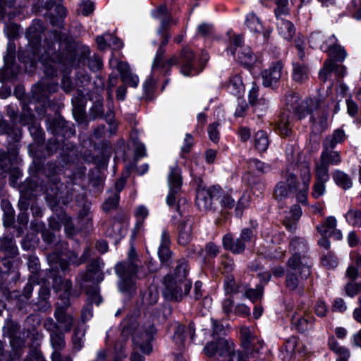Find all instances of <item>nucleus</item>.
<instances>
[{
	"label": "nucleus",
	"instance_id": "1",
	"mask_svg": "<svg viewBox=\"0 0 361 361\" xmlns=\"http://www.w3.org/2000/svg\"><path fill=\"white\" fill-rule=\"evenodd\" d=\"M188 267L185 259L177 261L173 275L164 279V297L169 300H180L187 295L192 287V282L188 279Z\"/></svg>",
	"mask_w": 361,
	"mask_h": 361
},
{
	"label": "nucleus",
	"instance_id": "2",
	"mask_svg": "<svg viewBox=\"0 0 361 361\" xmlns=\"http://www.w3.org/2000/svg\"><path fill=\"white\" fill-rule=\"evenodd\" d=\"M154 325L151 323L140 326L135 322H131L123 327L121 336L127 338L129 335H132L134 345V351L131 355V361H143L145 357L137 352L140 350L144 354H149L152 350L150 343L153 336L155 334Z\"/></svg>",
	"mask_w": 361,
	"mask_h": 361
},
{
	"label": "nucleus",
	"instance_id": "3",
	"mask_svg": "<svg viewBox=\"0 0 361 361\" xmlns=\"http://www.w3.org/2000/svg\"><path fill=\"white\" fill-rule=\"evenodd\" d=\"M136 252L131 247L128 252V258L126 262L116 264L115 271L119 280L118 289L124 293H130L135 290V281L139 267L136 263Z\"/></svg>",
	"mask_w": 361,
	"mask_h": 361
},
{
	"label": "nucleus",
	"instance_id": "4",
	"mask_svg": "<svg viewBox=\"0 0 361 361\" xmlns=\"http://www.w3.org/2000/svg\"><path fill=\"white\" fill-rule=\"evenodd\" d=\"M204 354L209 357L215 355L221 357V361H234L242 353L235 350V344L231 339L219 338L216 341L207 342L204 348Z\"/></svg>",
	"mask_w": 361,
	"mask_h": 361
},
{
	"label": "nucleus",
	"instance_id": "5",
	"mask_svg": "<svg viewBox=\"0 0 361 361\" xmlns=\"http://www.w3.org/2000/svg\"><path fill=\"white\" fill-rule=\"evenodd\" d=\"M252 231L248 228L243 229L240 237L233 241L231 234H226L223 238V245L232 252L239 254L244 251L245 243L251 240Z\"/></svg>",
	"mask_w": 361,
	"mask_h": 361
},
{
	"label": "nucleus",
	"instance_id": "6",
	"mask_svg": "<svg viewBox=\"0 0 361 361\" xmlns=\"http://www.w3.org/2000/svg\"><path fill=\"white\" fill-rule=\"evenodd\" d=\"M288 271L300 275V280L307 279L311 274L308 259L298 253H293L287 262Z\"/></svg>",
	"mask_w": 361,
	"mask_h": 361
},
{
	"label": "nucleus",
	"instance_id": "7",
	"mask_svg": "<svg viewBox=\"0 0 361 361\" xmlns=\"http://www.w3.org/2000/svg\"><path fill=\"white\" fill-rule=\"evenodd\" d=\"M284 178L286 180L279 182L274 190V196L279 202L287 198L297 188L296 176L293 173L288 171Z\"/></svg>",
	"mask_w": 361,
	"mask_h": 361
},
{
	"label": "nucleus",
	"instance_id": "8",
	"mask_svg": "<svg viewBox=\"0 0 361 361\" xmlns=\"http://www.w3.org/2000/svg\"><path fill=\"white\" fill-rule=\"evenodd\" d=\"M168 179L169 193L166 197V203L169 206L172 207L176 205V195L180 190L182 185V178L180 169L176 166L172 168L169 174Z\"/></svg>",
	"mask_w": 361,
	"mask_h": 361
},
{
	"label": "nucleus",
	"instance_id": "9",
	"mask_svg": "<svg viewBox=\"0 0 361 361\" xmlns=\"http://www.w3.org/2000/svg\"><path fill=\"white\" fill-rule=\"evenodd\" d=\"M284 65L281 61L272 62L270 66L262 72V84L269 87L276 84L281 78Z\"/></svg>",
	"mask_w": 361,
	"mask_h": 361
},
{
	"label": "nucleus",
	"instance_id": "10",
	"mask_svg": "<svg viewBox=\"0 0 361 361\" xmlns=\"http://www.w3.org/2000/svg\"><path fill=\"white\" fill-rule=\"evenodd\" d=\"M242 340V345L243 346V353H259L263 347V341L258 340L252 331L245 326H243L240 330Z\"/></svg>",
	"mask_w": 361,
	"mask_h": 361
},
{
	"label": "nucleus",
	"instance_id": "11",
	"mask_svg": "<svg viewBox=\"0 0 361 361\" xmlns=\"http://www.w3.org/2000/svg\"><path fill=\"white\" fill-rule=\"evenodd\" d=\"M99 258L92 261L87 267V270L79 274L78 277L82 282L92 281L99 283L103 280L104 274L102 271L103 266Z\"/></svg>",
	"mask_w": 361,
	"mask_h": 361
},
{
	"label": "nucleus",
	"instance_id": "12",
	"mask_svg": "<svg viewBox=\"0 0 361 361\" xmlns=\"http://www.w3.org/2000/svg\"><path fill=\"white\" fill-rule=\"evenodd\" d=\"M64 305H58L56 307L54 317L59 325V329H62L64 332H68L71 330L74 319L73 316L66 312V308Z\"/></svg>",
	"mask_w": 361,
	"mask_h": 361
},
{
	"label": "nucleus",
	"instance_id": "13",
	"mask_svg": "<svg viewBox=\"0 0 361 361\" xmlns=\"http://www.w3.org/2000/svg\"><path fill=\"white\" fill-rule=\"evenodd\" d=\"M286 104L287 108L290 111L292 110L296 114L298 119H302L308 114L305 104L300 101L297 93L291 92L288 94L286 99Z\"/></svg>",
	"mask_w": 361,
	"mask_h": 361
},
{
	"label": "nucleus",
	"instance_id": "14",
	"mask_svg": "<svg viewBox=\"0 0 361 361\" xmlns=\"http://www.w3.org/2000/svg\"><path fill=\"white\" fill-rule=\"evenodd\" d=\"M117 69L121 74L122 82L132 87H136L139 82L138 77L133 74L130 70L128 64L121 61L118 63Z\"/></svg>",
	"mask_w": 361,
	"mask_h": 361
},
{
	"label": "nucleus",
	"instance_id": "15",
	"mask_svg": "<svg viewBox=\"0 0 361 361\" xmlns=\"http://www.w3.org/2000/svg\"><path fill=\"white\" fill-rule=\"evenodd\" d=\"M54 287L57 290L63 291V295H60V298L63 305L66 307L70 305L69 297L71 294L72 282L70 280H63L61 278H56L54 281Z\"/></svg>",
	"mask_w": 361,
	"mask_h": 361
},
{
	"label": "nucleus",
	"instance_id": "16",
	"mask_svg": "<svg viewBox=\"0 0 361 361\" xmlns=\"http://www.w3.org/2000/svg\"><path fill=\"white\" fill-rule=\"evenodd\" d=\"M292 66V79L293 81L302 84L309 79L310 68L307 64L300 62H293Z\"/></svg>",
	"mask_w": 361,
	"mask_h": 361
},
{
	"label": "nucleus",
	"instance_id": "17",
	"mask_svg": "<svg viewBox=\"0 0 361 361\" xmlns=\"http://www.w3.org/2000/svg\"><path fill=\"white\" fill-rule=\"evenodd\" d=\"M212 189H199L196 195V205L200 210H208L212 208Z\"/></svg>",
	"mask_w": 361,
	"mask_h": 361
},
{
	"label": "nucleus",
	"instance_id": "18",
	"mask_svg": "<svg viewBox=\"0 0 361 361\" xmlns=\"http://www.w3.org/2000/svg\"><path fill=\"white\" fill-rule=\"evenodd\" d=\"M314 318L310 314L299 315L294 314L292 318V325L299 332H305L312 328Z\"/></svg>",
	"mask_w": 361,
	"mask_h": 361
},
{
	"label": "nucleus",
	"instance_id": "19",
	"mask_svg": "<svg viewBox=\"0 0 361 361\" xmlns=\"http://www.w3.org/2000/svg\"><path fill=\"white\" fill-rule=\"evenodd\" d=\"M192 221L190 219H187L180 222L178 226V241L180 245H187L192 240Z\"/></svg>",
	"mask_w": 361,
	"mask_h": 361
},
{
	"label": "nucleus",
	"instance_id": "20",
	"mask_svg": "<svg viewBox=\"0 0 361 361\" xmlns=\"http://www.w3.org/2000/svg\"><path fill=\"white\" fill-rule=\"evenodd\" d=\"M195 56L193 52L188 48L183 49L180 54L181 73L188 76L190 75L193 68Z\"/></svg>",
	"mask_w": 361,
	"mask_h": 361
},
{
	"label": "nucleus",
	"instance_id": "21",
	"mask_svg": "<svg viewBox=\"0 0 361 361\" xmlns=\"http://www.w3.org/2000/svg\"><path fill=\"white\" fill-rule=\"evenodd\" d=\"M334 148L323 147L320 161L326 165H338L341 162L340 152L334 150Z\"/></svg>",
	"mask_w": 361,
	"mask_h": 361
},
{
	"label": "nucleus",
	"instance_id": "22",
	"mask_svg": "<svg viewBox=\"0 0 361 361\" xmlns=\"http://www.w3.org/2000/svg\"><path fill=\"white\" fill-rule=\"evenodd\" d=\"M283 16L277 18V27L279 33L286 39H290L295 34L293 24L285 19Z\"/></svg>",
	"mask_w": 361,
	"mask_h": 361
},
{
	"label": "nucleus",
	"instance_id": "23",
	"mask_svg": "<svg viewBox=\"0 0 361 361\" xmlns=\"http://www.w3.org/2000/svg\"><path fill=\"white\" fill-rule=\"evenodd\" d=\"M186 334H190L191 339L195 336V327L192 324H190L188 327L178 325L174 334V340L178 345H183L185 342Z\"/></svg>",
	"mask_w": 361,
	"mask_h": 361
},
{
	"label": "nucleus",
	"instance_id": "24",
	"mask_svg": "<svg viewBox=\"0 0 361 361\" xmlns=\"http://www.w3.org/2000/svg\"><path fill=\"white\" fill-rule=\"evenodd\" d=\"M345 135L343 130L337 129L334 130L333 134L328 135L323 141V147H329L335 148L336 145L344 141Z\"/></svg>",
	"mask_w": 361,
	"mask_h": 361
},
{
	"label": "nucleus",
	"instance_id": "25",
	"mask_svg": "<svg viewBox=\"0 0 361 361\" xmlns=\"http://www.w3.org/2000/svg\"><path fill=\"white\" fill-rule=\"evenodd\" d=\"M154 18L157 19L160 23L161 30H164L171 21V16L164 5H161L152 12Z\"/></svg>",
	"mask_w": 361,
	"mask_h": 361
},
{
	"label": "nucleus",
	"instance_id": "26",
	"mask_svg": "<svg viewBox=\"0 0 361 361\" xmlns=\"http://www.w3.org/2000/svg\"><path fill=\"white\" fill-rule=\"evenodd\" d=\"M0 249L8 257H13L18 253V249L12 238H3L0 240Z\"/></svg>",
	"mask_w": 361,
	"mask_h": 361
},
{
	"label": "nucleus",
	"instance_id": "27",
	"mask_svg": "<svg viewBox=\"0 0 361 361\" xmlns=\"http://www.w3.org/2000/svg\"><path fill=\"white\" fill-rule=\"evenodd\" d=\"M227 89L234 95H240L244 92V85L240 75L236 74L231 78Z\"/></svg>",
	"mask_w": 361,
	"mask_h": 361
},
{
	"label": "nucleus",
	"instance_id": "28",
	"mask_svg": "<svg viewBox=\"0 0 361 361\" xmlns=\"http://www.w3.org/2000/svg\"><path fill=\"white\" fill-rule=\"evenodd\" d=\"M329 345L330 348L337 355L338 358L336 361H348L350 355L348 349L340 346L334 338L329 340Z\"/></svg>",
	"mask_w": 361,
	"mask_h": 361
},
{
	"label": "nucleus",
	"instance_id": "29",
	"mask_svg": "<svg viewBox=\"0 0 361 361\" xmlns=\"http://www.w3.org/2000/svg\"><path fill=\"white\" fill-rule=\"evenodd\" d=\"M337 221L333 216H329L325 222L317 227L322 236H331V233L336 228Z\"/></svg>",
	"mask_w": 361,
	"mask_h": 361
},
{
	"label": "nucleus",
	"instance_id": "30",
	"mask_svg": "<svg viewBox=\"0 0 361 361\" xmlns=\"http://www.w3.org/2000/svg\"><path fill=\"white\" fill-rule=\"evenodd\" d=\"M291 217L286 216V219L283 221V224L285 227L292 231L295 229L296 221L299 219L302 214L301 208L298 205H294L291 209Z\"/></svg>",
	"mask_w": 361,
	"mask_h": 361
},
{
	"label": "nucleus",
	"instance_id": "31",
	"mask_svg": "<svg viewBox=\"0 0 361 361\" xmlns=\"http://www.w3.org/2000/svg\"><path fill=\"white\" fill-rule=\"evenodd\" d=\"M333 178L335 183L344 190L350 188L353 185V181L350 176L341 170H336L333 173Z\"/></svg>",
	"mask_w": 361,
	"mask_h": 361
},
{
	"label": "nucleus",
	"instance_id": "32",
	"mask_svg": "<svg viewBox=\"0 0 361 361\" xmlns=\"http://www.w3.org/2000/svg\"><path fill=\"white\" fill-rule=\"evenodd\" d=\"M254 143L255 148L259 152L266 151L269 145L267 133L263 130L257 132L254 137Z\"/></svg>",
	"mask_w": 361,
	"mask_h": 361
},
{
	"label": "nucleus",
	"instance_id": "33",
	"mask_svg": "<svg viewBox=\"0 0 361 361\" xmlns=\"http://www.w3.org/2000/svg\"><path fill=\"white\" fill-rule=\"evenodd\" d=\"M296 273L290 272L286 276V287L290 290H298L299 294L303 293V288L300 286V281L296 277Z\"/></svg>",
	"mask_w": 361,
	"mask_h": 361
},
{
	"label": "nucleus",
	"instance_id": "34",
	"mask_svg": "<svg viewBox=\"0 0 361 361\" xmlns=\"http://www.w3.org/2000/svg\"><path fill=\"white\" fill-rule=\"evenodd\" d=\"M335 68V62L329 59H327L319 73V78L323 82L327 81L331 76V73Z\"/></svg>",
	"mask_w": 361,
	"mask_h": 361
},
{
	"label": "nucleus",
	"instance_id": "35",
	"mask_svg": "<svg viewBox=\"0 0 361 361\" xmlns=\"http://www.w3.org/2000/svg\"><path fill=\"white\" fill-rule=\"evenodd\" d=\"M62 0H49L45 3V8L48 10L54 9L56 15L62 18L66 15V10L61 5Z\"/></svg>",
	"mask_w": 361,
	"mask_h": 361
},
{
	"label": "nucleus",
	"instance_id": "36",
	"mask_svg": "<svg viewBox=\"0 0 361 361\" xmlns=\"http://www.w3.org/2000/svg\"><path fill=\"white\" fill-rule=\"evenodd\" d=\"M50 339L54 350H61L65 347L66 343L63 332L58 331L50 334Z\"/></svg>",
	"mask_w": 361,
	"mask_h": 361
},
{
	"label": "nucleus",
	"instance_id": "37",
	"mask_svg": "<svg viewBox=\"0 0 361 361\" xmlns=\"http://www.w3.org/2000/svg\"><path fill=\"white\" fill-rule=\"evenodd\" d=\"M246 24L251 32H260L262 30V25L259 18L254 13H250L247 15Z\"/></svg>",
	"mask_w": 361,
	"mask_h": 361
},
{
	"label": "nucleus",
	"instance_id": "38",
	"mask_svg": "<svg viewBox=\"0 0 361 361\" xmlns=\"http://www.w3.org/2000/svg\"><path fill=\"white\" fill-rule=\"evenodd\" d=\"M328 166L322 161L317 164L315 171L317 181L326 183L329 180Z\"/></svg>",
	"mask_w": 361,
	"mask_h": 361
},
{
	"label": "nucleus",
	"instance_id": "39",
	"mask_svg": "<svg viewBox=\"0 0 361 361\" xmlns=\"http://www.w3.org/2000/svg\"><path fill=\"white\" fill-rule=\"evenodd\" d=\"M328 114L322 111V113H316L312 116V122L315 127H318V130H324L327 126Z\"/></svg>",
	"mask_w": 361,
	"mask_h": 361
},
{
	"label": "nucleus",
	"instance_id": "40",
	"mask_svg": "<svg viewBox=\"0 0 361 361\" xmlns=\"http://www.w3.org/2000/svg\"><path fill=\"white\" fill-rule=\"evenodd\" d=\"M345 293L350 298H354L359 293H361V282L355 281H348L344 287Z\"/></svg>",
	"mask_w": 361,
	"mask_h": 361
},
{
	"label": "nucleus",
	"instance_id": "41",
	"mask_svg": "<svg viewBox=\"0 0 361 361\" xmlns=\"http://www.w3.org/2000/svg\"><path fill=\"white\" fill-rule=\"evenodd\" d=\"M306 249V245L303 239L300 238H293L290 243V250L293 253L300 255Z\"/></svg>",
	"mask_w": 361,
	"mask_h": 361
},
{
	"label": "nucleus",
	"instance_id": "42",
	"mask_svg": "<svg viewBox=\"0 0 361 361\" xmlns=\"http://www.w3.org/2000/svg\"><path fill=\"white\" fill-rule=\"evenodd\" d=\"M238 59L242 64L250 65L253 63L255 57L250 48L247 47L238 53Z\"/></svg>",
	"mask_w": 361,
	"mask_h": 361
},
{
	"label": "nucleus",
	"instance_id": "43",
	"mask_svg": "<svg viewBox=\"0 0 361 361\" xmlns=\"http://www.w3.org/2000/svg\"><path fill=\"white\" fill-rule=\"evenodd\" d=\"M349 224L353 226H361V211L350 209L345 215Z\"/></svg>",
	"mask_w": 361,
	"mask_h": 361
},
{
	"label": "nucleus",
	"instance_id": "44",
	"mask_svg": "<svg viewBox=\"0 0 361 361\" xmlns=\"http://www.w3.org/2000/svg\"><path fill=\"white\" fill-rule=\"evenodd\" d=\"M119 195L118 193H113L104 202L103 209L105 212H109L111 209H116L118 204Z\"/></svg>",
	"mask_w": 361,
	"mask_h": 361
},
{
	"label": "nucleus",
	"instance_id": "45",
	"mask_svg": "<svg viewBox=\"0 0 361 361\" xmlns=\"http://www.w3.org/2000/svg\"><path fill=\"white\" fill-rule=\"evenodd\" d=\"M91 255L90 250L89 247H86L83 252V254L80 258L74 253L71 252L69 256V259L72 264L79 265L85 262Z\"/></svg>",
	"mask_w": 361,
	"mask_h": 361
},
{
	"label": "nucleus",
	"instance_id": "46",
	"mask_svg": "<svg viewBox=\"0 0 361 361\" xmlns=\"http://www.w3.org/2000/svg\"><path fill=\"white\" fill-rule=\"evenodd\" d=\"M66 221V215L64 214H61L60 215L51 216L49 221V224L50 228L53 230H59Z\"/></svg>",
	"mask_w": 361,
	"mask_h": 361
},
{
	"label": "nucleus",
	"instance_id": "47",
	"mask_svg": "<svg viewBox=\"0 0 361 361\" xmlns=\"http://www.w3.org/2000/svg\"><path fill=\"white\" fill-rule=\"evenodd\" d=\"M159 300V293L155 288H149L143 296V301L147 305H154Z\"/></svg>",
	"mask_w": 361,
	"mask_h": 361
},
{
	"label": "nucleus",
	"instance_id": "48",
	"mask_svg": "<svg viewBox=\"0 0 361 361\" xmlns=\"http://www.w3.org/2000/svg\"><path fill=\"white\" fill-rule=\"evenodd\" d=\"M245 296L252 301H256L261 299L263 295V287L257 286L255 289H248L245 293Z\"/></svg>",
	"mask_w": 361,
	"mask_h": 361
},
{
	"label": "nucleus",
	"instance_id": "49",
	"mask_svg": "<svg viewBox=\"0 0 361 361\" xmlns=\"http://www.w3.org/2000/svg\"><path fill=\"white\" fill-rule=\"evenodd\" d=\"M290 122L288 117L283 114L278 123V128L281 134L284 136H289L291 134V129L289 128Z\"/></svg>",
	"mask_w": 361,
	"mask_h": 361
},
{
	"label": "nucleus",
	"instance_id": "50",
	"mask_svg": "<svg viewBox=\"0 0 361 361\" xmlns=\"http://www.w3.org/2000/svg\"><path fill=\"white\" fill-rule=\"evenodd\" d=\"M330 56L338 61H343L346 57V52L343 47L335 45L329 49Z\"/></svg>",
	"mask_w": 361,
	"mask_h": 361
},
{
	"label": "nucleus",
	"instance_id": "51",
	"mask_svg": "<svg viewBox=\"0 0 361 361\" xmlns=\"http://www.w3.org/2000/svg\"><path fill=\"white\" fill-rule=\"evenodd\" d=\"M50 294L49 288L47 287H42L39 291V295L41 299L40 302L42 304L40 307V310L45 311L50 307V304L47 302V299Z\"/></svg>",
	"mask_w": 361,
	"mask_h": 361
},
{
	"label": "nucleus",
	"instance_id": "52",
	"mask_svg": "<svg viewBox=\"0 0 361 361\" xmlns=\"http://www.w3.org/2000/svg\"><path fill=\"white\" fill-rule=\"evenodd\" d=\"M165 54V49L162 47H159L157 51L156 56L154 57L152 68H157L159 67L165 66V61L164 60V56Z\"/></svg>",
	"mask_w": 361,
	"mask_h": 361
},
{
	"label": "nucleus",
	"instance_id": "53",
	"mask_svg": "<svg viewBox=\"0 0 361 361\" xmlns=\"http://www.w3.org/2000/svg\"><path fill=\"white\" fill-rule=\"evenodd\" d=\"M219 124L218 123H213L208 126L207 129L209 139L215 143L219 140Z\"/></svg>",
	"mask_w": 361,
	"mask_h": 361
},
{
	"label": "nucleus",
	"instance_id": "54",
	"mask_svg": "<svg viewBox=\"0 0 361 361\" xmlns=\"http://www.w3.org/2000/svg\"><path fill=\"white\" fill-rule=\"evenodd\" d=\"M87 66L92 71H98L102 68V61L98 56L94 54L88 59Z\"/></svg>",
	"mask_w": 361,
	"mask_h": 361
},
{
	"label": "nucleus",
	"instance_id": "55",
	"mask_svg": "<svg viewBox=\"0 0 361 361\" xmlns=\"http://www.w3.org/2000/svg\"><path fill=\"white\" fill-rule=\"evenodd\" d=\"M275 2L277 4V8L275 9L276 18L288 13V10L286 7L288 0H275Z\"/></svg>",
	"mask_w": 361,
	"mask_h": 361
},
{
	"label": "nucleus",
	"instance_id": "56",
	"mask_svg": "<svg viewBox=\"0 0 361 361\" xmlns=\"http://www.w3.org/2000/svg\"><path fill=\"white\" fill-rule=\"evenodd\" d=\"M322 262L324 266L328 268H335L338 264L336 257L331 252L324 255L322 258Z\"/></svg>",
	"mask_w": 361,
	"mask_h": 361
},
{
	"label": "nucleus",
	"instance_id": "57",
	"mask_svg": "<svg viewBox=\"0 0 361 361\" xmlns=\"http://www.w3.org/2000/svg\"><path fill=\"white\" fill-rule=\"evenodd\" d=\"M158 255L161 262H167L171 257L169 246L159 245Z\"/></svg>",
	"mask_w": 361,
	"mask_h": 361
},
{
	"label": "nucleus",
	"instance_id": "58",
	"mask_svg": "<svg viewBox=\"0 0 361 361\" xmlns=\"http://www.w3.org/2000/svg\"><path fill=\"white\" fill-rule=\"evenodd\" d=\"M42 64L44 66V72L48 77H53L56 73V63L54 61L46 62L45 58H42Z\"/></svg>",
	"mask_w": 361,
	"mask_h": 361
},
{
	"label": "nucleus",
	"instance_id": "59",
	"mask_svg": "<svg viewBox=\"0 0 361 361\" xmlns=\"http://www.w3.org/2000/svg\"><path fill=\"white\" fill-rule=\"evenodd\" d=\"M259 353H255V351H252V353H241L236 361H262L261 360H258V355Z\"/></svg>",
	"mask_w": 361,
	"mask_h": 361
},
{
	"label": "nucleus",
	"instance_id": "60",
	"mask_svg": "<svg viewBox=\"0 0 361 361\" xmlns=\"http://www.w3.org/2000/svg\"><path fill=\"white\" fill-rule=\"evenodd\" d=\"M325 183L324 182L317 181L314 183L312 190V196L314 198H318L323 195L325 192Z\"/></svg>",
	"mask_w": 361,
	"mask_h": 361
},
{
	"label": "nucleus",
	"instance_id": "61",
	"mask_svg": "<svg viewBox=\"0 0 361 361\" xmlns=\"http://www.w3.org/2000/svg\"><path fill=\"white\" fill-rule=\"evenodd\" d=\"M300 176L302 180V185H306V188L309 187L311 178L310 169L309 166H302Z\"/></svg>",
	"mask_w": 361,
	"mask_h": 361
},
{
	"label": "nucleus",
	"instance_id": "62",
	"mask_svg": "<svg viewBox=\"0 0 361 361\" xmlns=\"http://www.w3.org/2000/svg\"><path fill=\"white\" fill-rule=\"evenodd\" d=\"M43 326L50 334L59 331L58 323H56L51 317L44 320Z\"/></svg>",
	"mask_w": 361,
	"mask_h": 361
},
{
	"label": "nucleus",
	"instance_id": "63",
	"mask_svg": "<svg viewBox=\"0 0 361 361\" xmlns=\"http://www.w3.org/2000/svg\"><path fill=\"white\" fill-rule=\"evenodd\" d=\"M224 288L226 293H234L237 292V287L232 276H228L224 283Z\"/></svg>",
	"mask_w": 361,
	"mask_h": 361
},
{
	"label": "nucleus",
	"instance_id": "64",
	"mask_svg": "<svg viewBox=\"0 0 361 361\" xmlns=\"http://www.w3.org/2000/svg\"><path fill=\"white\" fill-rule=\"evenodd\" d=\"M135 157L136 159H140L146 156V148L145 146L139 142H135Z\"/></svg>",
	"mask_w": 361,
	"mask_h": 361
}]
</instances>
